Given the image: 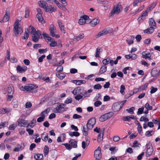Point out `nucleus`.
Listing matches in <instances>:
<instances>
[{
	"label": "nucleus",
	"mask_w": 160,
	"mask_h": 160,
	"mask_svg": "<svg viewBox=\"0 0 160 160\" xmlns=\"http://www.w3.org/2000/svg\"><path fill=\"white\" fill-rule=\"evenodd\" d=\"M148 83H145V84L142 85L141 86L139 87L140 91L147 89L148 88Z\"/></svg>",
	"instance_id": "nucleus-48"
},
{
	"label": "nucleus",
	"mask_w": 160,
	"mask_h": 160,
	"mask_svg": "<svg viewBox=\"0 0 160 160\" xmlns=\"http://www.w3.org/2000/svg\"><path fill=\"white\" fill-rule=\"evenodd\" d=\"M43 35L45 40L49 44L51 47H55L58 46L57 42L55 41L54 39L49 36L48 34L46 32H43Z\"/></svg>",
	"instance_id": "nucleus-2"
},
{
	"label": "nucleus",
	"mask_w": 160,
	"mask_h": 160,
	"mask_svg": "<svg viewBox=\"0 0 160 160\" xmlns=\"http://www.w3.org/2000/svg\"><path fill=\"white\" fill-rule=\"evenodd\" d=\"M125 89V87L123 85H122L120 87V92L123 95L124 94V90Z\"/></svg>",
	"instance_id": "nucleus-60"
},
{
	"label": "nucleus",
	"mask_w": 160,
	"mask_h": 160,
	"mask_svg": "<svg viewBox=\"0 0 160 160\" xmlns=\"http://www.w3.org/2000/svg\"><path fill=\"white\" fill-rule=\"evenodd\" d=\"M7 92L8 94V95L7 100L12 99L13 97V94L14 92V88L12 85H9L8 87Z\"/></svg>",
	"instance_id": "nucleus-10"
},
{
	"label": "nucleus",
	"mask_w": 160,
	"mask_h": 160,
	"mask_svg": "<svg viewBox=\"0 0 160 160\" xmlns=\"http://www.w3.org/2000/svg\"><path fill=\"white\" fill-rule=\"evenodd\" d=\"M8 110L7 108H4L2 109L1 110L0 113L1 114H4L8 113Z\"/></svg>",
	"instance_id": "nucleus-64"
},
{
	"label": "nucleus",
	"mask_w": 160,
	"mask_h": 160,
	"mask_svg": "<svg viewBox=\"0 0 160 160\" xmlns=\"http://www.w3.org/2000/svg\"><path fill=\"white\" fill-rule=\"evenodd\" d=\"M141 145L140 144L138 143L137 141H135L133 142V147L137 148L139 147Z\"/></svg>",
	"instance_id": "nucleus-52"
},
{
	"label": "nucleus",
	"mask_w": 160,
	"mask_h": 160,
	"mask_svg": "<svg viewBox=\"0 0 160 160\" xmlns=\"http://www.w3.org/2000/svg\"><path fill=\"white\" fill-rule=\"evenodd\" d=\"M134 38V36H132L131 37V38L130 39L127 40L126 41L128 44L130 45L133 43Z\"/></svg>",
	"instance_id": "nucleus-50"
},
{
	"label": "nucleus",
	"mask_w": 160,
	"mask_h": 160,
	"mask_svg": "<svg viewBox=\"0 0 160 160\" xmlns=\"http://www.w3.org/2000/svg\"><path fill=\"white\" fill-rule=\"evenodd\" d=\"M34 158L36 160H41L43 159V155L42 154H37L34 155Z\"/></svg>",
	"instance_id": "nucleus-39"
},
{
	"label": "nucleus",
	"mask_w": 160,
	"mask_h": 160,
	"mask_svg": "<svg viewBox=\"0 0 160 160\" xmlns=\"http://www.w3.org/2000/svg\"><path fill=\"white\" fill-rule=\"evenodd\" d=\"M94 157L96 159H99L101 158L102 154L101 153V149L100 147H98L94 151Z\"/></svg>",
	"instance_id": "nucleus-20"
},
{
	"label": "nucleus",
	"mask_w": 160,
	"mask_h": 160,
	"mask_svg": "<svg viewBox=\"0 0 160 160\" xmlns=\"http://www.w3.org/2000/svg\"><path fill=\"white\" fill-rule=\"evenodd\" d=\"M29 37V31L27 29H26L24 33V36L22 37V38L23 39H28Z\"/></svg>",
	"instance_id": "nucleus-45"
},
{
	"label": "nucleus",
	"mask_w": 160,
	"mask_h": 160,
	"mask_svg": "<svg viewBox=\"0 0 160 160\" xmlns=\"http://www.w3.org/2000/svg\"><path fill=\"white\" fill-rule=\"evenodd\" d=\"M17 126V125L15 124L11 125L9 126L8 129L9 130H13L15 129V128Z\"/></svg>",
	"instance_id": "nucleus-55"
},
{
	"label": "nucleus",
	"mask_w": 160,
	"mask_h": 160,
	"mask_svg": "<svg viewBox=\"0 0 160 160\" xmlns=\"http://www.w3.org/2000/svg\"><path fill=\"white\" fill-rule=\"evenodd\" d=\"M83 90L81 87H78L75 88L72 91V93L75 95L78 96L82 95Z\"/></svg>",
	"instance_id": "nucleus-11"
},
{
	"label": "nucleus",
	"mask_w": 160,
	"mask_h": 160,
	"mask_svg": "<svg viewBox=\"0 0 160 160\" xmlns=\"http://www.w3.org/2000/svg\"><path fill=\"white\" fill-rule=\"evenodd\" d=\"M27 67L25 66L21 67L19 65H18L17 67V70L18 72L22 73L25 72L27 70Z\"/></svg>",
	"instance_id": "nucleus-26"
},
{
	"label": "nucleus",
	"mask_w": 160,
	"mask_h": 160,
	"mask_svg": "<svg viewBox=\"0 0 160 160\" xmlns=\"http://www.w3.org/2000/svg\"><path fill=\"white\" fill-rule=\"evenodd\" d=\"M136 124L138 125L137 129L138 132L139 134H141L142 132V128L140 125V123L138 121H137Z\"/></svg>",
	"instance_id": "nucleus-40"
},
{
	"label": "nucleus",
	"mask_w": 160,
	"mask_h": 160,
	"mask_svg": "<svg viewBox=\"0 0 160 160\" xmlns=\"http://www.w3.org/2000/svg\"><path fill=\"white\" fill-rule=\"evenodd\" d=\"M20 89L23 91H26L29 92L35 93L36 92V89L38 87L32 84L27 85L24 86L21 85L19 86Z\"/></svg>",
	"instance_id": "nucleus-1"
},
{
	"label": "nucleus",
	"mask_w": 160,
	"mask_h": 160,
	"mask_svg": "<svg viewBox=\"0 0 160 160\" xmlns=\"http://www.w3.org/2000/svg\"><path fill=\"white\" fill-rule=\"evenodd\" d=\"M48 109H46L44 111L40 113L41 117L38 118L37 120L38 122H41L44 121V119L45 117V114H48L49 112Z\"/></svg>",
	"instance_id": "nucleus-16"
},
{
	"label": "nucleus",
	"mask_w": 160,
	"mask_h": 160,
	"mask_svg": "<svg viewBox=\"0 0 160 160\" xmlns=\"http://www.w3.org/2000/svg\"><path fill=\"white\" fill-rule=\"evenodd\" d=\"M42 139L44 141L46 142L48 140V137L47 133H43L42 134Z\"/></svg>",
	"instance_id": "nucleus-46"
},
{
	"label": "nucleus",
	"mask_w": 160,
	"mask_h": 160,
	"mask_svg": "<svg viewBox=\"0 0 160 160\" xmlns=\"http://www.w3.org/2000/svg\"><path fill=\"white\" fill-rule=\"evenodd\" d=\"M122 9V6L120 3H118L117 5H115L112 10L109 13L110 17H113L114 14H118L121 11Z\"/></svg>",
	"instance_id": "nucleus-3"
},
{
	"label": "nucleus",
	"mask_w": 160,
	"mask_h": 160,
	"mask_svg": "<svg viewBox=\"0 0 160 160\" xmlns=\"http://www.w3.org/2000/svg\"><path fill=\"white\" fill-rule=\"evenodd\" d=\"M125 102V101H123L118 102L114 103L112 106V108L113 111L115 112L119 111Z\"/></svg>",
	"instance_id": "nucleus-7"
},
{
	"label": "nucleus",
	"mask_w": 160,
	"mask_h": 160,
	"mask_svg": "<svg viewBox=\"0 0 160 160\" xmlns=\"http://www.w3.org/2000/svg\"><path fill=\"white\" fill-rule=\"evenodd\" d=\"M135 109V108L134 107H132L131 108L128 109H127L126 111L128 112L129 113L132 114L134 113L133 111Z\"/></svg>",
	"instance_id": "nucleus-54"
},
{
	"label": "nucleus",
	"mask_w": 160,
	"mask_h": 160,
	"mask_svg": "<svg viewBox=\"0 0 160 160\" xmlns=\"http://www.w3.org/2000/svg\"><path fill=\"white\" fill-rule=\"evenodd\" d=\"M25 18H28L30 14V11L28 8H26L25 10Z\"/></svg>",
	"instance_id": "nucleus-51"
},
{
	"label": "nucleus",
	"mask_w": 160,
	"mask_h": 160,
	"mask_svg": "<svg viewBox=\"0 0 160 160\" xmlns=\"http://www.w3.org/2000/svg\"><path fill=\"white\" fill-rule=\"evenodd\" d=\"M152 131H148L146 132L145 135L147 137H150L152 136Z\"/></svg>",
	"instance_id": "nucleus-62"
},
{
	"label": "nucleus",
	"mask_w": 160,
	"mask_h": 160,
	"mask_svg": "<svg viewBox=\"0 0 160 160\" xmlns=\"http://www.w3.org/2000/svg\"><path fill=\"white\" fill-rule=\"evenodd\" d=\"M56 75L57 77L61 79H63L65 76L64 74L61 72H59Z\"/></svg>",
	"instance_id": "nucleus-49"
},
{
	"label": "nucleus",
	"mask_w": 160,
	"mask_h": 160,
	"mask_svg": "<svg viewBox=\"0 0 160 160\" xmlns=\"http://www.w3.org/2000/svg\"><path fill=\"white\" fill-rule=\"evenodd\" d=\"M57 10V8L55 6L53 5H50V6H47V7L45 9V11L47 12H55Z\"/></svg>",
	"instance_id": "nucleus-22"
},
{
	"label": "nucleus",
	"mask_w": 160,
	"mask_h": 160,
	"mask_svg": "<svg viewBox=\"0 0 160 160\" xmlns=\"http://www.w3.org/2000/svg\"><path fill=\"white\" fill-rule=\"evenodd\" d=\"M17 122L18 123V125L20 127H25L28 124V122L24 119H19Z\"/></svg>",
	"instance_id": "nucleus-21"
},
{
	"label": "nucleus",
	"mask_w": 160,
	"mask_h": 160,
	"mask_svg": "<svg viewBox=\"0 0 160 160\" xmlns=\"http://www.w3.org/2000/svg\"><path fill=\"white\" fill-rule=\"evenodd\" d=\"M150 89H151L150 93L151 94L155 93L158 90V89L157 88H154L153 86H152L151 87Z\"/></svg>",
	"instance_id": "nucleus-58"
},
{
	"label": "nucleus",
	"mask_w": 160,
	"mask_h": 160,
	"mask_svg": "<svg viewBox=\"0 0 160 160\" xmlns=\"http://www.w3.org/2000/svg\"><path fill=\"white\" fill-rule=\"evenodd\" d=\"M146 147L147 149L146 152V156L147 157H148L152 155L153 152L152 146L151 144H148L146 145Z\"/></svg>",
	"instance_id": "nucleus-18"
},
{
	"label": "nucleus",
	"mask_w": 160,
	"mask_h": 160,
	"mask_svg": "<svg viewBox=\"0 0 160 160\" xmlns=\"http://www.w3.org/2000/svg\"><path fill=\"white\" fill-rule=\"evenodd\" d=\"M107 70V67L105 65L102 66L100 69L98 73L99 74L101 75L103 74Z\"/></svg>",
	"instance_id": "nucleus-36"
},
{
	"label": "nucleus",
	"mask_w": 160,
	"mask_h": 160,
	"mask_svg": "<svg viewBox=\"0 0 160 160\" xmlns=\"http://www.w3.org/2000/svg\"><path fill=\"white\" fill-rule=\"evenodd\" d=\"M96 119L94 118L90 119L87 124V127L89 130L92 129L96 123Z\"/></svg>",
	"instance_id": "nucleus-13"
},
{
	"label": "nucleus",
	"mask_w": 160,
	"mask_h": 160,
	"mask_svg": "<svg viewBox=\"0 0 160 160\" xmlns=\"http://www.w3.org/2000/svg\"><path fill=\"white\" fill-rule=\"evenodd\" d=\"M23 147L21 146L19 147L15 148L14 149L13 151L15 152H17L22 149L25 146L24 144L23 143Z\"/></svg>",
	"instance_id": "nucleus-53"
},
{
	"label": "nucleus",
	"mask_w": 160,
	"mask_h": 160,
	"mask_svg": "<svg viewBox=\"0 0 160 160\" xmlns=\"http://www.w3.org/2000/svg\"><path fill=\"white\" fill-rule=\"evenodd\" d=\"M102 62L104 65H105V66L109 63H110V65L112 66H113V61L112 60H110L109 58H107L104 59L102 60Z\"/></svg>",
	"instance_id": "nucleus-23"
},
{
	"label": "nucleus",
	"mask_w": 160,
	"mask_h": 160,
	"mask_svg": "<svg viewBox=\"0 0 160 160\" xmlns=\"http://www.w3.org/2000/svg\"><path fill=\"white\" fill-rule=\"evenodd\" d=\"M88 130H89L87 127H85V126L83 127L82 132L84 136H87L88 134Z\"/></svg>",
	"instance_id": "nucleus-43"
},
{
	"label": "nucleus",
	"mask_w": 160,
	"mask_h": 160,
	"mask_svg": "<svg viewBox=\"0 0 160 160\" xmlns=\"http://www.w3.org/2000/svg\"><path fill=\"white\" fill-rule=\"evenodd\" d=\"M84 37V35L83 33H80L77 36H74L73 40L74 41H79L83 38Z\"/></svg>",
	"instance_id": "nucleus-27"
},
{
	"label": "nucleus",
	"mask_w": 160,
	"mask_h": 160,
	"mask_svg": "<svg viewBox=\"0 0 160 160\" xmlns=\"http://www.w3.org/2000/svg\"><path fill=\"white\" fill-rule=\"evenodd\" d=\"M112 30V29L110 28H105L96 35L95 36V37L96 38H98L101 36L105 35L108 33H111Z\"/></svg>",
	"instance_id": "nucleus-8"
},
{
	"label": "nucleus",
	"mask_w": 160,
	"mask_h": 160,
	"mask_svg": "<svg viewBox=\"0 0 160 160\" xmlns=\"http://www.w3.org/2000/svg\"><path fill=\"white\" fill-rule=\"evenodd\" d=\"M99 22V20L98 18L93 19L91 22V25L92 27H94Z\"/></svg>",
	"instance_id": "nucleus-35"
},
{
	"label": "nucleus",
	"mask_w": 160,
	"mask_h": 160,
	"mask_svg": "<svg viewBox=\"0 0 160 160\" xmlns=\"http://www.w3.org/2000/svg\"><path fill=\"white\" fill-rule=\"evenodd\" d=\"M89 18V17L86 15H84L80 17L78 23L80 25H84L86 23V21Z\"/></svg>",
	"instance_id": "nucleus-19"
},
{
	"label": "nucleus",
	"mask_w": 160,
	"mask_h": 160,
	"mask_svg": "<svg viewBox=\"0 0 160 160\" xmlns=\"http://www.w3.org/2000/svg\"><path fill=\"white\" fill-rule=\"evenodd\" d=\"M149 23L150 27H153L155 28H156V24L153 18H151L149 19Z\"/></svg>",
	"instance_id": "nucleus-29"
},
{
	"label": "nucleus",
	"mask_w": 160,
	"mask_h": 160,
	"mask_svg": "<svg viewBox=\"0 0 160 160\" xmlns=\"http://www.w3.org/2000/svg\"><path fill=\"white\" fill-rule=\"evenodd\" d=\"M38 12V13L37 15V17L38 21L42 23H45V22L43 20V18L42 16V12L41 11V9L40 8H37V9Z\"/></svg>",
	"instance_id": "nucleus-15"
},
{
	"label": "nucleus",
	"mask_w": 160,
	"mask_h": 160,
	"mask_svg": "<svg viewBox=\"0 0 160 160\" xmlns=\"http://www.w3.org/2000/svg\"><path fill=\"white\" fill-rule=\"evenodd\" d=\"M145 107L148 110H151L152 109V106L149 105V103H147L145 105Z\"/></svg>",
	"instance_id": "nucleus-63"
},
{
	"label": "nucleus",
	"mask_w": 160,
	"mask_h": 160,
	"mask_svg": "<svg viewBox=\"0 0 160 160\" xmlns=\"http://www.w3.org/2000/svg\"><path fill=\"white\" fill-rule=\"evenodd\" d=\"M49 148L47 146H45L43 150V152L44 156H46L48 153Z\"/></svg>",
	"instance_id": "nucleus-47"
},
{
	"label": "nucleus",
	"mask_w": 160,
	"mask_h": 160,
	"mask_svg": "<svg viewBox=\"0 0 160 160\" xmlns=\"http://www.w3.org/2000/svg\"><path fill=\"white\" fill-rule=\"evenodd\" d=\"M144 109V108L143 107L139 108L137 112V114L139 115L142 114L143 112Z\"/></svg>",
	"instance_id": "nucleus-61"
},
{
	"label": "nucleus",
	"mask_w": 160,
	"mask_h": 160,
	"mask_svg": "<svg viewBox=\"0 0 160 160\" xmlns=\"http://www.w3.org/2000/svg\"><path fill=\"white\" fill-rule=\"evenodd\" d=\"M155 28H156L152 27H150L149 28L144 30V32L148 34H151L153 32L154 29Z\"/></svg>",
	"instance_id": "nucleus-33"
},
{
	"label": "nucleus",
	"mask_w": 160,
	"mask_h": 160,
	"mask_svg": "<svg viewBox=\"0 0 160 160\" xmlns=\"http://www.w3.org/2000/svg\"><path fill=\"white\" fill-rule=\"evenodd\" d=\"M69 135L71 137H73L74 136L76 137H78L79 136V133L78 132H69Z\"/></svg>",
	"instance_id": "nucleus-44"
},
{
	"label": "nucleus",
	"mask_w": 160,
	"mask_h": 160,
	"mask_svg": "<svg viewBox=\"0 0 160 160\" xmlns=\"http://www.w3.org/2000/svg\"><path fill=\"white\" fill-rule=\"evenodd\" d=\"M156 4V2H153L151 5L150 7H148L147 9L146 10L148 12H150L155 7Z\"/></svg>",
	"instance_id": "nucleus-41"
},
{
	"label": "nucleus",
	"mask_w": 160,
	"mask_h": 160,
	"mask_svg": "<svg viewBox=\"0 0 160 160\" xmlns=\"http://www.w3.org/2000/svg\"><path fill=\"white\" fill-rule=\"evenodd\" d=\"M38 3L40 7L43 8L45 10L46 9L47 7L48 4L45 1H39Z\"/></svg>",
	"instance_id": "nucleus-28"
},
{
	"label": "nucleus",
	"mask_w": 160,
	"mask_h": 160,
	"mask_svg": "<svg viewBox=\"0 0 160 160\" xmlns=\"http://www.w3.org/2000/svg\"><path fill=\"white\" fill-rule=\"evenodd\" d=\"M102 51V49L100 47H98L96 49L95 54V56L96 58L100 57V54Z\"/></svg>",
	"instance_id": "nucleus-30"
},
{
	"label": "nucleus",
	"mask_w": 160,
	"mask_h": 160,
	"mask_svg": "<svg viewBox=\"0 0 160 160\" xmlns=\"http://www.w3.org/2000/svg\"><path fill=\"white\" fill-rule=\"evenodd\" d=\"M92 91V89L88 90L87 91H83L82 95L78 96H76L74 98L76 100H79L81 99H83L84 97H88L90 95V93Z\"/></svg>",
	"instance_id": "nucleus-4"
},
{
	"label": "nucleus",
	"mask_w": 160,
	"mask_h": 160,
	"mask_svg": "<svg viewBox=\"0 0 160 160\" xmlns=\"http://www.w3.org/2000/svg\"><path fill=\"white\" fill-rule=\"evenodd\" d=\"M63 144L65 146L67 149L68 150H71L72 148V146L69 143H63Z\"/></svg>",
	"instance_id": "nucleus-56"
},
{
	"label": "nucleus",
	"mask_w": 160,
	"mask_h": 160,
	"mask_svg": "<svg viewBox=\"0 0 160 160\" xmlns=\"http://www.w3.org/2000/svg\"><path fill=\"white\" fill-rule=\"evenodd\" d=\"M145 7V6L144 5H142L141 6L138 8V9L135 11V14H136L137 12H141V11H142L144 8Z\"/></svg>",
	"instance_id": "nucleus-59"
},
{
	"label": "nucleus",
	"mask_w": 160,
	"mask_h": 160,
	"mask_svg": "<svg viewBox=\"0 0 160 160\" xmlns=\"http://www.w3.org/2000/svg\"><path fill=\"white\" fill-rule=\"evenodd\" d=\"M151 73L153 77H157L160 74V73H159L157 70L154 68L152 70Z\"/></svg>",
	"instance_id": "nucleus-31"
},
{
	"label": "nucleus",
	"mask_w": 160,
	"mask_h": 160,
	"mask_svg": "<svg viewBox=\"0 0 160 160\" xmlns=\"http://www.w3.org/2000/svg\"><path fill=\"white\" fill-rule=\"evenodd\" d=\"M10 17V10L9 9H7L5 11V14L2 20L0 21V22H6L9 20Z\"/></svg>",
	"instance_id": "nucleus-17"
},
{
	"label": "nucleus",
	"mask_w": 160,
	"mask_h": 160,
	"mask_svg": "<svg viewBox=\"0 0 160 160\" xmlns=\"http://www.w3.org/2000/svg\"><path fill=\"white\" fill-rule=\"evenodd\" d=\"M49 30L50 35L52 37L57 38L60 37V35L57 34V30L53 24L50 25Z\"/></svg>",
	"instance_id": "nucleus-6"
},
{
	"label": "nucleus",
	"mask_w": 160,
	"mask_h": 160,
	"mask_svg": "<svg viewBox=\"0 0 160 160\" xmlns=\"http://www.w3.org/2000/svg\"><path fill=\"white\" fill-rule=\"evenodd\" d=\"M36 123V119H33L29 123H28V127L29 126L32 128L35 126Z\"/></svg>",
	"instance_id": "nucleus-38"
},
{
	"label": "nucleus",
	"mask_w": 160,
	"mask_h": 160,
	"mask_svg": "<svg viewBox=\"0 0 160 160\" xmlns=\"http://www.w3.org/2000/svg\"><path fill=\"white\" fill-rule=\"evenodd\" d=\"M8 124V122H4L0 123V129L7 126Z\"/></svg>",
	"instance_id": "nucleus-57"
},
{
	"label": "nucleus",
	"mask_w": 160,
	"mask_h": 160,
	"mask_svg": "<svg viewBox=\"0 0 160 160\" xmlns=\"http://www.w3.org/2000/svg\"><path fill=\"white\" fill-rule=\"evenodd\" d=\"M89 141L87 140L86 142L82 141V148L83 149H85L89 145Z\"/></svg>",
	"instance_id": "nucleus-42"
},
{
	"label": "nucleus",
	"mask_w": 160,
	"mask_h": 160,
	"mask_svg": "<svg viewBox=\"0 0 160 160\" xmlns=\"http://www.w3.org/2000/svg\"><path fill=\"white\" fill-rule=\"evenodd\" d=\"M19 22H16L14 23L13 27L14 33L16 36H17L19 34H21L23 32V30L19 26Z\"/></svg>",
	"instance_id": "nucleus-5"
},
{
	"label": "nucleus",
	"mask_w": 160,
	"mask_h": 160,
	"mask_svg": "<svg viewBox=\"0 0 160 160\" xmlns=\"http://www.w3.org/2000/svg\"><path fill=\"white\" fill-rule=\"evenodd\" d=\"M64 104L62 103H58L57 107L53 110V112L55 113H61L64 111L61 110V109L64 108Z\"/></svg>",
	"instance_id": "nucleus-14"
},
{
	"label": "nucleus",
	"mask_w": 160,
	"mask_h": 160,
	"mask_svg": "<svg viewBox=\"0 0 160 160\" xmlns=\"http://www.w3.org/2000/svg\"><path fill=\"white\" fill-rule=\"evenodd\" d=\"M58 24L61 31L63 33H65V31L64 30V26L62 23L60 21L58 22Z\"/></svg>",
	"instance_id": "nucleus-37"
},
{
	"label": "nucleus",
	"mask_w": 160,
	"mask_h": 160,
	"mask_svg": "<svg viewBox=\"0 0 160 160\" xmlns=\"http://www.w3.org/2000/svg\"><path fill=\"white\" fill-rule=\"evenodd\" d=\"M114 113L112 112H109L102 115L99 118V121L101 122H104L111 118Z\"/></svg>",
	"instance_id": "nucleus-9"
},
{
	"label": "nucleus",
	"mask_w": 160,
	"mask_h": 160,
	"mask_svg": "<svg viewBox=\"0 0 160 160\" xmlns=\"http://www.w3.org/2000/svg\"><path fill=\"white\" fill-rule=\"evenodd\" d=\"M142 58L145 59H148L149 60L151 59V54L150 53L143 52L142 53Z\"/></svg>",
	"instance_id": "nucleus-24"
},
{
	"label": "nucleus",
	"mask_w": 160,
	"mask_h": 160,
	"mask_svg": "<svg viewBox=\"0 0 160 160\" xmlns=\"http://www.w3.org/2000/svg\"><path fill=\"white\" fill-rule=\"evenodd\" d=\"M104 132V130H103L102 131H101V133H99L98 136L97 138V141L99 143L102 141L103 139Z\"/></svg>",
	"instance_id": "nucleus-34"
},
{
	"label": "nucleus",
	"mask_w": 160,
	"mask_h": 160,
	"mask_svg": "<svg viewBox=\"0 0 160 160\" xmlns=\"http://www.w3.org/2000/svg\"><path fill=\"white\" fill-rule=\"evenodd\" d=\"M148 12L146 10L145 11H143L141 15L138 17V22L141 23L145 20L148 16Z\"/></svg>",
	"instance_id": "nucleus-12"
},
{
	"label": "nucleus",
	"mask_w": 160,
	"mask_h": 160,
	"mask_svg": "<svg viewBox=\"0 0 160 160\" xmlns=\"http://www.w3.org/2000/svg\"><path fill=\"white\" fill-rule=\"evenodd\" d=\"M56 4L62 10L68 12H69L68 10L66 8V6H67V4H63V5H62L60 4L58 1Z\"/></svg>",
	"instance_id": "nucleus-25"
},
{
	"label": "nucleus",
	"mask_w": 160,
	"mask_h": 160,
	"mask_svg": "<svg viewBox=\"0 0 160 160\" xmlns=\"http://www.w3.org/2000/svg\"><path fill=\"white\" fill-rule=\"evenodd\" d=\"M69 143L71 145L72 147L73 148H76L77 147V142L74 139L70 140L69 142Z\"/></svg>",
	"instance_id": "nucleus-32"
}]
</instances>
